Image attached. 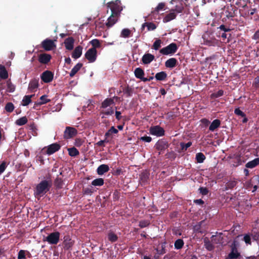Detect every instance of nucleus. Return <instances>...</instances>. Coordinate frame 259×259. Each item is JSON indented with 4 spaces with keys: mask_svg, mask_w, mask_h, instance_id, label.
I'll return each instance as SVG.
<instances>
[{
    "mask_svg": "<svg viewBox=\"0 0 259 259\" xmlns=\"http://www.w3.org/2000/svg\"><path fill=\"white\" fill-rule=\"evenodd\" d=\"M52 186L51 180H42L36 187L35 194L36 195L42 196L50 191Z\"/></svg>",
    "mask_w": 259,
    "mask_h": 259,
    "instance_id": "nucleus-1",
    "label": "nucleus"
},
{
    "mask_svg": "<svg viewBox=\"0 0 259 259\" xmlns=\"http://www.w3.org/2000/svg\"><path fill=\"white\" fill-rule=\"evenodd\" d=\"M237 8L234 5H230L224 7V15L229 19L232 20L236 16Z\"/></svg>",
    "mask_w": 259,
    "mask_h": 259,
    "instance_id": "nucleus-2",
    "label": "nucleus"
},
{
    "mask_svg": "<svg viewBox=\"0 0 259 259\" xmlns=\"http://www.w3.org/2000/svg\"><path fill=\"white\" fill-rule=\"evenodd\" d=\"M60 236L59 232H53L44 238L43 241L48 242L51 245H56L59 241Z\"/></svg>",
    "mask_w": 259,
    "mask_h": 259,
    "instance_id": "nucleus-3",
    "label": "nucleus"
},
{
    "mask_svg": "<svg viewBox=\"0 0 259 259\" xmlns=\"http://www.w3.org/2000/svg\"><path fill=\"white\" fill-rule=\"evenodd\" d=\"M107 7L109 8L111 11V13L116 15H120L121 11L122 8L121 6L120 1L116 0L114 2H110L107 4Z\"/></svg>",
    "mask_w": 259,
    "mask_h": 259,
    "instance_id": "nucleus-4",
    "label": "nucleus"
},
{
    "mask_svg": "<svg viewBox=\"0 0 259 259\" xmlns=\"http://www.w3.org/2000/svg\"><path fill=\"white\" fill-rule=\"evenodd\" d=\"M203 43L208 46H216L218 44V40L212 34L206 33L203 35Z\"/></svg>",
    "mask_w": 259,
    "mask_h": 259,
    "instance_id": "nucleus-5",
    "label": "nucleus"
},
{
    "mask_svg": "<svg viewBox=\"0 0 259 259\" xmlns=\"http://www.w3.org/2000/svg\"><path fill=\"white\" fill-rule=\"evenodd\" d=\"M178 47L176 44L171 43L167 46L160 50L159 52L164 55L174 54L177 51Z\"/></svg>",
    "mask_w": 259,
    "mask_h": 259,
    "instance_id": "nucleus-6",
    "label": "nucleus"
},
{
    "mask_svg": "<svg viewBox=\"0 0 259 259\" xmlns=\"http://www.w3.org/2000/svg\"><path fill=\"white\" fill-rule=\"evenodd\" d=\"M169 146L168 142L164 139L159 140L155 144L154 147L155 149L159 151L158 154L160 155L167 149Z\"/></svg>",
    "mask_w": 259,
    "mask_h": 259,
    "instance_id": "nucleus-7",
    "label": "nucleus"
},
{
    "mask_svg": "<svg viewBox=\"0 0 259 259\" xmlns=\"http://www.w3.org/2000/svg\"><path fill=\"white\" fill-rule=\"evenodd\" d=\"M84 56L90 63H93L97 59V51L95 48H90L87 51Z\"/></svg>",
    "mask_w": 259,
    "mask_h": 259,
    "instance_id": "nucleus-8",
    "label": "nucleus"
},
{
    "mask_svg": "<svg viewBox=\"0 0 259 259\" xmlns=\"http://www.w3.org/2000/svg\"><path fill=\"white\" fill-rule=\"evenodd\" d=\"M149 132L151 135L157 137H161L165 134L164 128L159 125L151 126L149 129Z\"/></svg>",
    "mask_w": 259,
    "mask_h": 259,
    "instance_id": "nucleus-9",
    "label": "nucleus"
},
{
    "mask_svg": "<svg viewBox=\"0 0 259 259\" xmlns=\"http://www.w3.org/2000/svg\"><path fill=\"white\" fill-rule=\"evenodd\" d=\"M169 3L171 4H175V9L172 10H174V12H176L177 13H182L184 9V5L185 3L182 0H170Z\"/></svg>",
    "mask_w": 259,
    "mask_h": 259,
    "instance_id": "nucleus-10",
    "label": "nucleus"
},
{
    "mask_svg": "<svg viewBox=\"0 0 259 259\" xmlns=\"http://www.w3.org/2000/svg\"><path fill=\"white\" fill-rule=\"evenodd\" d=\"M42 48L47 51H51L56 48L54 41L50 39L47 38L41 42Z\"/></svg>",
    "mask_w": 259,
    "mask_h": 259,
    "instance_id": "nucleus-11",
    "label": "nucleus"
},
{
    "mask_svg": "<svg viewBox=\"0 0 259 259\" xmlns=\"http://www.w3.org/2000/svg\"><path fill=\"white\" fill-rule=\"evenodd\" d=\"M77 133V130L72 127L67 126L64 132V138L70 139L74 137Z\"/></svg>",
    "mask_w": 259,
    "mask_h": 259,
    "instance_id": "nucleus-12",
    "label": "nucleus"
},
{
    "mask_svg": "<svg viewBox=\"0 0 259 259\" xmlns=\"http://www.w3.org/2000/svg\"><path fill=\"white\" fill-rule=\"evenodd\" d=\"M54 77V73L49 70L45 71L40 75L41 79L45 83L51 82Z\"/></svg>",
    "mask_w": 259,
    "mask_h": 259,
    "instance_id": "nucleus-13",
    "label": "nucleus"
},
{
    "mask_svg": "<svg viewBox=\"0 0 259 259\" xmlns=\"http://www.w3.org/2000/svg\"><path fill=\"white\" fill-rule=\"evenodd\" d=\"M61 145L57 143H55L49 145L47 147V149L46 153L48 155H51L56 152L59 151Z\"/></svg>",
    "mask_w": 259,
    "mask_h": 259,
    "instance_id": "nucleus-14",
    "label": "nucleus"
},
{
    "mask_svg": "<svg viewBox=\"0 0 259 259\" xmlns=\"http://www.w3.org/2000/svg\"><path fill=\"white\" fill-rule=\"evenodd\" d=\"M241 256L240 253L238 252L235 245L231 246V251L228 255L226 259H237Z\"/></svg>",
    "mask_w": 259,
    "mask_h": 259,
    "instance_id": "nucleus-15",
    "label": "nucleus"
},
{
    "mask_svg": "<svg viewBox=\"0 0 259 259\" xmlns=\"http://www.w3.org/2000/svg\"><path fill=\"white\" fill-rule=\"evenodd\" d=\"M63 246L66 250H70L73 246L74 241L72 240L69 235H66L63 238Z\"/></svg>",
    "mask_w": 259,
    "mask_h": 259,
    "instance_id": "nucleus-16",
    "label": "nucleus"
},
{
    "mask_svg": "<svg viewBox=\"0 0 259 259\" xmlns=\"http://www.w3.org/2000/svg\"><path fill=\"white\" fill-rule=\"evenodd\" d=\"M120 16L115 15L114 14L111 13L110 16L108 18L107 21L106 23V26L108 28L112 27L118 21Z\"/></svg>",
    "mask_w": 259,
    "mask_h": 259,
    "instance_id": "nucleus-17",
    "label": "nucleus"
},
{
    "mask_svg": "<svg viewBox=\"0 0 259 259\" xmlns=\"http://www.w3.org/2000/svg\"><path fill=\"white\" fill-rule=\"evenodd\" d=\"M52 56L51 55L47 53L40 54L38 55V61L43 64H48L51 60Z\"/></svg>",
    "mask_w": 259,
    "mask_h": 259,
    "instance_id": "nucleus-18",
    "label": "nucleus"
},
{
    "mask_svg": "<svg viewBox=\"0 0 259 259\" xmlns=\"http://www.w3.org/2000/svg\"><path fill=\"white\" fill-rule=\"evenodd\" d=\"M74 39L72 37H69L66 38L64 44L66 49L72 50L74 47Z\"/></svg>",
    "mask_w": 259,
    "mask_h": 259,
    "instance_id": "nucleus-19",
    "label": "nucleus"
},
{
    "mask_svg": "<svg viewBox=\"0 0 259 259\" xmlns=\"http://www.w3.org/2000/svg\"><path fill=\"white\" fill-rule=\"evenodd\" d=\"M155 57L153 55L149 53L145 54L143 55L142 58V61L143 64H148L154 60Z\"/></svg>",
    "mask_w": 259,
    "mask_h": 259,
    "instance_id": "nucleus-20",
    "label": "nucleus"
},
{
    "mask_svg": "<svg viewBox=\"0 0 259 259\" xmlns=\"http://www.w3.org/2000/svg\"><path fill=\"white\" fill-rule=\"evenodd\" d=\"M177 13L174 12V10H171L170 13L166 14L163 18V21L164 23H167L176 18Z\"/></svg>",
    "mask_w": 259,
    "mask_h": 259,
    "instance_id": "nucleus-21",
    "label": "nucleus"
},
{
    "mask_svg": "<svg viewBox=\"0 0 259 259\" xmlns=\"http://www.w3.org/2000/svg\"><path fill=\"white\" fill-rule=\"evenodd\" d=\"M38 87V79L34 78L30 81L28 85V90H30L31 92H34L36 91Z\"/></svg>",
    "mask_w": 259,
    "mask_h": 259,
    "instance_id": "nucleus-22",
    "label": "nucleus"
},
{
    "mask_svg": "<svg viewBox=\"0 0 259 259\" xmlns=\"http://www.w3.org/2000/svg\"><path fill=\"white\" fill-rule=\"evenodd\" d=\"M178 61L175 58H171L165 62V66L167 68H172L176 67L177 65Z\"/></svg>",
    "mask_w": 259,
    "mask_h": 259,
    "instance_id": "nucleus-23",
    "label": "nucleus"
},
{
    "mask_svg": "<svg viewBox=\"0 0 259 259\" xmlns=\"http://www.w3.org/2000/svg\"><path fill=\"white\" fill-rule=\"evenodd\" d=\"M82 51V47L80 46L76 47L72 53V57L74 59H77L79 58Z\"/></svg>",
    "mask_w": 259,
    "mask_h": 259,
    "instance_id": "nucleus-24",
    "label": "nucleus"
},
{
    "mask_svg": "<svg viewBox=\"0 0 259 259\" xmlns=\"http://www.w3.org/2000/svg\"><path fill=\"white\" fill-rule=\"evenodd\" d=\"M109 170V167L107 164H101L100 165L97 169V174L99 175H102L105 172L108 171Z\"/></svg>",
    "mask_w": 259,
    "mask_h": 259,
    "instance_id": "nucleus-25",
    "label": "nucleus"
},
{
    "mask_svg": "<svg viewBox=\"0 0 259 259\" xmlns=\"http://www.w3.org/2000/svg\"><path fill=\"white\" fill-rule=\"evenodd\" d=\"M221 125V121L218 119H214L210 124L209 127V130L213 132L220 127Z\"/></svg>",
    "mask_w": 259,
    "mask_h": 259,
    "instance_id": "nucleus-26",
    "label": "nucleus"
},
{
    "mask_svg": "<svg viewBox=\"0 0 259 259\" xmlns=\"http://www.w3.org/2000/svg\"><path fill=\"white\" fill-rule=\"evenodd\" d=\"M259 164V157L256 158L253 160L248 161L246 163L245 166L247 168H253Z\"/></svg>",
    "mask_w": 259,
    "mask_h": 259,
    "instance_id": "nucleus-27",
    "label": "nucleus"
},
{
    "mask_svg": "<svg viewBox=\"0 0 259 259\" xmlns=\"http://www.w3.org/2000/svg\"><path fill=\"white\" fill-rule=\"evenodd\" d=\"M167 75L165 71H161L155 74V78L157 81H163L167 78Z\"/></svg>",
    "mask_w": 259,
    "mask_h": 259,
    "instance_id": "nucleus-28",
    "label": "nucleus"
},
{
    "mask_svg": "<svg viewBox=\"0 0 259 259\" xmlns=\"http://www.w3.org/2000/svg\"><path fill=\"white\" fill-rule=\"evenodd\" d=\"M83 64L81 63H78L71 70L69 76L71 77H73L75 74L81 69Z\"/></svg>",
    "mask_w": 259,
    "mask_h": 259,
    "instance_id": "nucleus-29",
    "label": "nucleus"
},
{
    "mask_svg": "<svg viewBox=\"0 0 259 259\" xmlns=\"http://www.w3.org/2000/svg\"><path fill=\"white\" fill-rule=\"evenodd\" d=\"M135 76L139 79H140L141 80H143L144 75V70L140 68H137L134 71Z\"/></svg>",
    "mask_w": 259,
    "mask_h": 259,
    "instance_id": "nucleus-30",
    "label": "nucleus"
},
{
    "mask_svg": "<svg viewBox=\"0 0 259 259\" xmlns=\"http://www.w3.org/2000/svg\"><path fill=\"white\" fill-rule=\"evenodd\" d=\"M0 77L3 79H6L8 78V73L6 67L0 65Z\"/></svg>",
    "mask_w": 259,
    "mask_h": 259,
    "instance_id": "nucleus-31",
    "label": "nucleus"
},
{
    "mask_svg": "<svg viewBox=\"0 0 259 259\" xmlns=\"http://www.w3.org/2000/svg\"><path fill=\"white\" fill-rule=\"evenodd\" d=\"M145 27L148 31L154 30L156 28V25L152 22H145L142 24L141 29L143 30Z\"/></svg>",
    "mask_w": 259,
    "mask_h": 259,
    "instance_id": "nucleus-32",
    "label": "nucleus"
},
{
    "mask_svg": "<svg viewBox=\"0 0 259 259\" xmlns=\"http://www.w3.org/2000/svg\"><path fill=\"white\" fill-rule=\"evenodd\" d=\"M149 174L145 171L141 173V174L140 175V182L142 184L145 185L149 180Z\"/></svg>",
    "mask_w": 259,
    "mask_h": 259,
    "instance_id": "nucleus-33",
    "label": "nucleus"
},
{
    "mask_svg": "<svg viewBox=\"0 0 259 259\" xmlns=\"http://www.w3.org/2000/svg\"><path fill=\"white\" fill-rule=\"evenodd\" d=\"M34 95H25L22 101V105L23 106H26L28 105L31 102V98L33 97Z\"/></svg>",
    "mask_w": 259,
    "mask_h": 259,
    "instance_id": "nucleus-34",
    "label": "nucleus"
},
{
    "mask_svg": "<svg viewBox=\"0 0 259 259\" xmlns=\"http://www.w3.org/2000/svg\"><path fill=\"white\" fill-rule=\"evenodd\" d=\"M47 97V95H46L41 96L39 98L40 101L36 102L34 105L36 106H40L50 102L51 100L48 99Z\"/></svg>",
    "mask_w": 259,
    "mask_h": 259,
    "instance_id": "nucleus-35",
    "label": "nucleus"
},
{
    "mask_svg": "<svg viewBox=\"0 0 259 259\" xmlns=\"http://www.w3.org/2000/svg\"><path fill=\"white\" fill-rule=\"evenodd\" d=\"M108 239L111 242H115L118 240L117 235L112 231H109L107 234Z\"/></svg>",
    "mask_w": 259,
    "mask_h": 259,
    "instance_id": "nucleus-36",
    "label": "nucleus"
},
{
    "mask_svg": "<svg viewBox=\"0 0 259 259\" xmlns=\"http://www.w3.org/2000/svg\"><path fill=\"white\" fill-rule=\"evenodd\" d=\"M114 104V102L113 101V99L112 98H107L102 103L101 107L103 108H106L108 106H110L111 105Z\"/></svg>",
    "mask_w": 259,
    "mask_h": 259,
    "instance_id": "nucleus-37",
    "label": "nucleus"
},
{
    "mask_svg": "<svg viewBox=\"0 0 259 259\" xmlns=\"http://www.w3.org/2000/svg\"><path fill=\"white\" fill-rule=\"evenodd\" d=\"M132 35V31L128 28H124L121 30L120 37L128 38Z\"/></svg>",
    "mask_w": 259,
    "mask_h": 259,
    "instance_id": "nucleus-38",
    "label": "nucleus"
},
{
    "mask_svg": "<svg viewBox=\"0 0 259 259\" xmlns=\"http://www.w3.org/2000/svg\"><path fill=\"white\" fill-rule=\"evenodd\" d=\"M251 235L254 240H259V228H253Z\"/></svg>",
    "mask_w": 259,
    "mask_h": 259,
    "instance_id": "nucleus-39",
    "label": "nucleus"
},
{
    "mask_svg": "<svg viewBox=\"0 0 259 259\" xmlns=\"http://www.w3.org/2000/svg\"><path fill=\"white\" fill-rule=\"evenodd\" d=\"M54 185L57 189H61L63 185V181L62 178L57 177L54 181Z\"/></svg>",
    "mask_w": 259,
    "mask_h": 259,
    "instance_id": "nucleus-40",
    "label": "nucleus"
},
{
    "mask_svg": "<svg viewBox=\"0 0 259 259\" xmlns=\"http://www.w3.org/2000/svg\"><path fill=\"white\" fill-rule=\"evenodd\" d=\"M133 89L129 86H127L123 89V92L126 95L127 97H130L133 93Z\"/></svg>",
    "mask_w": 259,
    "mask_h": 259,
    "instance_id": "nucleus-41",
    "label": "nucleus"
},
{
    "mask_svg": "<svg viewBox=\"0 0 259 259\" xmlns=\"http://www.w3.org/2000/svg\"><path fill=\"white\" fill-rule=\"evenodd\" d=\"M68 154L70 156L75 157L79 155L78 150L75 147H72L68 149Z\"/></svg>",
    "mask_w": 259,
    "mask_h": 259,
    "instance_id": "nucleus-42",
    "label": "nucleus"
},
{
    "mask_svg": "<svg viewBox=\"0 0 259 259\" xmlns=\"http://www.w3.org/2000/svg\"><path fill=\"white\" fill-rule=\"evenodd\" d=\"M204 246L206 249L209 251H211L214 248V245L211 243V242L206 238L204 239Z\"/></svg>",
    "mask_w": 259,
    "mask_h": 259,
    "instance_id": "nucleus-43",
    "label": "nucleus"
},
{
    "mask_svg": "<svg viewBox=\"0 0 259 259\" xmlns=\"http://www.w3.org/2000/svg\"><path fill=\"white\" fill-rule=\"evenodd\" d=\"M104 183V180L102 178L96 179L92 182V185L94 186H101Z\"/></svg>",
    "mask_w": 259,
    "mask_h": 259,
    "instance_id": "nucleus-44",
    "label": "nucleus"
},
{
    "mask_svg": "<svg viewBox=\"0 0 259 259\" xmlns=\"http://www.w3.org/2000/svg\"><path fill=\"white\" fill-rule=\"evenodd\" d=\"M27 121L28 120L27 117L26 116H23L16 120L15 123L18 125L22 126L25 124Z\"/></svg>",
    "mask_w": 259,
    "mask_h": 259,
    "instance_id": "nucleus-45",
    "label": "nucleus"
},
{
    "mask_svg": "<svg viewBox=\"0 0 259 259\" xmlns=\"http://www.w3.org/2000/svg\"><path fill=\"white\" fill-rule=\"evenodd\" d=\"M195 158L198 163H202L206 157L202 153L199 152L196 154Z\"/></svg>",
    "mask_w": 259,
    "mask_h": 259,
    "instance_id": "nucleus-46",
    "label": "nucleus"
},
{
    "mask_svg": "<svg viewBox=\"0 0 259 259\" xmlns=\"http://www.w3.org/2000/svg\"><path fill=\"white\" fill-rule=\"evenodd\" d=\"M217 29H219L218 31H223L225 32H230L231 31L229 25L228 26L224 24L221 25Z\"/></svg>",
    "mask_w": 259,
    "mask_h": 259,
    "instance_id": "nucleus-47",
    "label": "nucleus"
},
{
    "mask_svg": "<svg viewBox=\"0 0 259 259\" xmlns=\"http://www.w3.org/2000/svg\"><path fill=\"white\" fill-rule=\"evenodd\" d=\"M184 243L182 239H177L175 242V247L177 249H180L183 248Z\"/></svg>",
    "mask_w": 259,
    "mask_h": 259,
    "instance_id": "nucleus-48",
    "label": "nucleus"
},
{
    "mask_svg": "<svg viewBox=\"0 0 259 259\" xmlns=\"http://www.w3.org/2000/svg\"><path fill=\"white\" fill-rule=\"evenodd\" d=\"M237 184V182L235 181H230L227 182L225 185V190L232 189L234 188Z\"/></svg>",
    "mask_w": 259,
    "mask_h": 259,
    "instance_id": "nucleus-49",
    "label": "nucleus"
},
{
    "mask_svg": "<svg viewBox=\"0 0 259 259\" xmlns=\"http://www.w3.org/2000/svg\"><path fill=\"white\" fill-rule=\"evenodd\" d=\"M14 108V105L12 102L7 103L5 107V110L9 113L12 112Z\"/></svg>",
    "mask_w": 259,
    "mask_h": 259,
    "instance_id": "nucleus-50",
    "label": "nucleus"
},
{
    "mask_svg": "<svg viewBox=\"0 0 259 259\" xmlns=\"http://www.w3.org/2000/svg\"><path fill=\"white\" fill-rule=\"evenodd\" d=\"M7 91L10 93H13L15 90V86L12 83L10 80H8L7 81Z\"/></svg>",
    "mask_w": 259,
    "mask_h": 259,
    "instance_id": "nucleus-51",
    "label": "nucleus"
},
{
    "mask_svg": "<svg viewBox=\"0 0 259 259\" xmlns=\"http://www.w3.org/2000/svg\"><path fill=\"white\" fill-rule=\"evenodd\" d=\"M162 40L160 39H157L153 44L152 48L155 50H158L161 47Z\"/></svg>",
    "mask_w": 259,
    "mask_h": 259,
    "instance_id": "nucleus-52",
    "label": "nucleus"
},
{
    "mask_svg": "<svg viewBox=\"0 0 259 259\" xmlns=\"http://www.w3.org/2000/svg\"><path fill=\"white\" fill-rule=\"evenodd\" d=\"M95 190L92 187L83 188L82 192L83 195H91Z\"/></svg>",
    "mask_w": 259,
    "mask_h": 259,
    "instance_id": "nucleus-53",
    "label": "nucleus"
},
{
    "mask_svg": "<svg viewBox=\"0 0 259 259\" xmlns=\"http://www.w3.org/2000/svg\"><path fill=\"white\" fill-rule=\"evenodd\" d=\"M165 7V4L163 3H160L158 4L157 6L155 8L154 10L151 13L153 14L155 13H158L159 11L162 10L164 9Z\"/></svg>",
    "mask_w": 259,
    "mask_h": 259,
    "instance_id": "nucleus-54",
    "label": "nucleus"
},
{
    "mask_svg": "<svg viewBox=\"0 0 259 259\" xmlns=\"http://www.w3.org/2000/svg\"><path fill=\"white\" fill-rule=\"evenodd\" d=\"M90 44L92 45L93 47L92 48H100L101 46V44L100 41L97 39H94L90 41Z\"/></svg>",
    "mask_w": 259,
    "mask_h": 259,
    "instance_id": "nucleus-55",
    "label": "nucleus"
},
{
    "mask_svg": "<svg viewBox=\"0 0 259 259\" xmlns=\"http://www.w3.org/2000/svg\"><path fill=\"white\" fill-rule=\"evenodd\" d=\"M224 95V91L222 90H220L218 92L212 93L211 95V98L214 99L218 98Z\"/></svg>",
    "mask_w": 259,
    "mask_h": 259,
    "instance_id": "nucleus-56",
    "label": "nucleus"
},
{
    "mask_svg": "<svg viewBox=\"0 0 259 259\" xmlns=\"http://www.w3.org/2000/svg\"><path fill=\"white\" fill-rule=\"evenodd\" d=\"M192 145L191 142H188L187 143L181 142L180 143V146L182 151H186L188 148Z\"/></svg>",
    "mask_w": 259,
    "mask_h": 259,
    "instance_id": "nucleus-57",
    "label": "nucleus"
},
{
    "mask_svg": "<svg viewBox=\"0 0 259 259\" xmlns=\"http://www.w3.org/2000/svg\"><path fill=\"white\" fill-rule=\"evenodd\" d=\"M150 224V222L148 220H142L140 221L139 226L140 228H143L149 226Z\"/></svg>",
    "mask_w": 259,
    "mask_h": 259,
    "instance_id": "nucleus-58",
    "label": "nucleus"
},
{
    "mask_svg": "<svg viewBox=\"0 0 259 259\" xmlns=\"http://www.w3.org/2000/svg\"><path fill=\"white\" fill-rule=\"evenodd\" d=\"M234 113L241 117H245L246 116L245 114L242 112L239 108H236L235 109Z\"/></svg>",
    "mask_w": 259,
    "mask_h": 259,
    "instance_id": "nucleus-59",
    "label": "nucleus"
},
{
    "mask_svg": "<svg viewBox=\"0 0 259 259\" xmlns=\"http://www.w3.org/2000/svg\"><path fill=\"white\" fill-rule=\"evenodd\" d=\"M25 258V250H20L18 254V259Z\"/></svg>",
    "mask_w": 259,
    "mask_h": 259,
    "instance_id": "nucleus-60",
    "label": "nucleus"
},
{
    "mask_svg": "<svg viewBox=\"0 0 259 259\" xmlns=\"http://www.w3.org/2000/svg\"><path fill=\"white\" fill-rule=\"evenodd\" d=\"M200 193L203 195H206L208 193V190L206 187H200L199 189Z\"/></svg>",
    "mask_w": 259,
    "mask_h": 259,
    "instance_id": "nucleus-61",
    "label": "nucleus"
},
{
    "mask_svg": "<svg viewBox=\"0 0 259 259\" xmlns=\"http://www.w3.org/2000/svg\"><path fill=\"white\" fill-rule=\"evenodd\" d=\"M7 167L6 162L3 161L0 164V175H1L6 169Z\"/></svg>",
    "mask_w": 259,
    "mask_h": 259,
    "instance_id": "nucleus-62",
    "label": "nucleus"
},
{
    "mask_svg": "<svg viewBox=\"0 0 259 259\" xmlns=\"http://www.w3.org/2000/svg\"><path fill=\"white\" fill-rule=\"evenodd\" d=\"M140 140L145 142L149 143L152 141V138L149 136H145L141 137Z\"/></svg>",
    "mask_w": 259,
    "mask_h": 259,
    "instance_id": "nucleus-63",
    "label": "nucleus"
},
{
    "mask_svg": "<svg viewBox=\"0 0 259 259\" xmlns=\"http://www.w3.org/2000/svg\"><path fill=\"white\" fill-rule=\"evenodd\" d=\"M253 86L256 89L259 88V76H256L254 78Z\"/></svg>",
    "mask_w": 259,
    "mask_h": 259,
    "instance_id": "nucleus-64",
    "label": "nucleus"
}]
</instances>
